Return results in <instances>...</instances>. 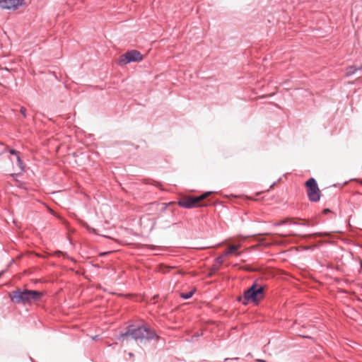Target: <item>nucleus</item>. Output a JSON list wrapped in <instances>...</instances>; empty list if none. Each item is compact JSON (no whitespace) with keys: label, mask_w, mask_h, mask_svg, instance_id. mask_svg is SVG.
I'll use <instances>...</instances> for the list:
<instances>
[{"label":"nucleus","mask_w":362,"mask_h":362,"mask_svg":"<svg viewBox=\"0 0 362 362\" xmlns=\"http://www.w3.org/2000/svg\"><path fill=\"white\" fill-rule=\"evenodd\" d=\"M130 336L135 341L143 343L153 339H158L157 334L149 327L142 326L130 325L124 333H122L118 337V339L124 341L127 337Z\"/></svg>","instance_id":"obj_1"},{"label":"nucleus","mask_w":362,"mask_h":362,"mask_svg":"<svg viewBox=\"0 0 362 362\" xmlns=\"http://www.w3.org/2000/svg\"><path fill=\"white\" fill-rule=\"evenodd\" d=\"M264 291V286L254 283L248 289L244 291L243 297L245 301L243 304H247V302L257 303L262 297Z\"/></svg>","instance_id":"obj_2"},{"label":"nucleus","mask_w":362,"mask_h":362,"mask_svg":"<svg viewBox=\"0 0 362 362\" xmlns=\"http://www.w3.org/2000/svg\"><path fill=\"white\" fill-rule=\"evenodd\" d=\"M213 192L209 191L197 197H186L178 202V205L185 209H192L199 206V202L208 197Z\"/></svg>","instance_id":"obj_3"},{"label":"nucleus","mask_w":362,"mask_h":362,"mask_svg":"<svg viewBox=\"0 0 362 362\" xmlns=\"http://www.w3.org/2000/svg\"><path fill=\"white\" fill-rule=\"evenodd\" d=\"M307 195L310 202H317L320 199V191L317 181L314 178H310L305 182Z\"/></svg>","instance_id":"obj_4"},{"label":"nucleus","mask_w":362,"mask_h":362,"mask_svg":"<svg viewBox=\"0 0 362 362\" xmlns=\"http://www.w3.org/2000/svg\"><path fill=\"white\" fill-rule=\"evenodd\" d=\"M143 59L142 54L137 50L132 49L127 51L120 56L119 59V65H125L130 62H140Z\"/></svg>","instance_id":"obj_5"},{"label":"nucleus","mask_w":362,"mask_h":362,"mask_svg":"<svg viewBox=\"0 0 362 362\" xmlns=\"http://www.w3.org/2000/svg\"><path fill=\"white\" fill-rule=\"evenodd\" d=\"M30 291L28 289H17L10 293L11 300L16 303H27L30 301Z\"/></svg>","instance_id":"obj_6"},{"label":"nucleus","mask_w":362,"mask_h":362,"mask_svg":"<svg viewBox=\"0 0 362 362\" xmlns=\"http://www.w3.org/2000/svg\"><path fill=\"white\" fill-rule=\"evenodd\" d=\"M25 4L24 0H0V8L5 10L16 11Z\"/></svg>","instance_id":"obj_7"},{"label":"nucleus","mask_w":362,"mask_h":362,"mask_svg":"<svg viewBox=\"0 0 362 362\" xmlns=\"http://www.w3.org/2000/svg\"><path fill=\"white\" fill-rule=\"evenodd\" d=\"M30 301H37L42 296V293L38 291L30 290Z\"/></svg>","instance_id":"obj_8"},{"label":"nucleus","mask_w":362,"mask_h":362,"mask_svg":"<svg viewBox=\"0 0 362 362\" xmlns=\"http://www.w3.org/2000/svg\"><path fill=\"white\" fill-rule=\"evenodd\" d=\"M240 247V245H230L227 251L225 252V255H230L233 254L235 251L238 250V248Z\"/></svg>","instance_id":"obj_9"},{"label":"nucleus","mask_w":362,"mask_h":362,"mask_svg":"<svg viewBox=\"0 0 362 362\" xmlns=\"http://www.w3.org/2000/svg\"><path fill=\"white\" fill-rule=\"evenodd\" d=\"M195 291V289L191 291H189V292H187V293H182L180 294V297L183 299H189L190 298H192V296H193L194 293Z\"/></svg>","instance_id":"obj_10"},{"label":"nucleus","mask_w":362,"mask_h":362,"mask_svg":"<svg viewBox=\"0 0 362 362\" xmlns=\"http://www.w3.org/2000/svg\"><path fill=\"white\" fill-rule=\"evenodd\" d=\"M358 70L357 68H356L355 66H349L347 69H346V76H351L353 75L354 74H355V72Z\"/></svg>","instance_id":"obj_11"},{"label":"nucleus","mask_w":362,"mask_h":362,"mask_svg":"<svg viewBox=\"0 0 362 362\" xmlns=\"http://www.w3.org/2000/svg\"><path fill=\"white\" fill-rule=\"evenodd\" d=\"M17 165H18L21 171L24 170L23 163L19 156H18L17 157Z\"/></svg>","instance_id":"obj_12"},{"label":"nucleus","mask_w":362,"mask_h":362,"mask_svg":"<svg viewBox=\"0 0 362 362\" xmlns=\"http://www.w3.org/2000/svg\"><path fill=\"white\" fill-rule=\"evenodd\" d=\"M9 153L11 155H16L17 157H18V156H19V153L17 151L14 150V149H11L9 151Z\"/></svg>","instance_id":"obj_13"},{"label":"nucleus","mask_w":362,"mask_h":362,"mask_svg":"<svg viewBox=\"0 0 362 362\" xmlns=\"http://www.w3.org/2000/svg\"><path fill=\"white\" fill-rule=\"evenodd\" d=\"M21 112L22 115H23L24 117H26V114H25V112H26V109H25V107H22L21 108Z\"/></svg>","instance_id":"obj_14"},{"label":"nucleus","mask_w":362,"mask_h":362,"mask_svg":"<svg viewBox=\"0 0 362 362\" xmlns=\"http://www.w3.org/2000/svg\"><path fill=\"white\" fill-rule=\"evenodd\" d=\"M216 261L219 263V264H221L223 262V257H218L216 259Z\"/></svg>","instance_id":"obj_15"},{"label":"nucleus","mask_w":362,"mask_h":362,"mask_svg":"<svg viewBox=\"0 0 362 362\" xmlns=\"http://www.w3.org/2000/svg\"><path fill=\"white\" fill-rule=\"evenodd\" d=\"M312 236H317V237H320V236H322V233H314L313 235H311Z\"/></svg>","instance_id":"obj_16"},{"label":"nucleus","mask_w":362,"mask_h":362,"mask_svg":"<svg viewBox=\"0 0 362 362\" xmlns=\"http://www.w3.org/2000/svg\"><path fill=\"white\" fill-rule=\"evenodd\" d=\"M255 361H256V362H267V361H265V360H263V359H259V358L256 359V360H255Z\"/></svg>","instance_id":"obj_17"},{"label":"nucleus","mask_w":362,"mask_h":362,"mask_svg":"<svg viewBox=\"0 0 362 362\" xmlns=\"http://www.w3.org/2000/svg\"><path fill=\"white\" fill-rule=\"evenodd\" d=\"M97 338H98V336H95L93 339V340H96Z\"/></svg>","instance_id":"obj_18"},{"label":"nucleus","mask_w":362,"mask_h":362,"mask_svg":"<svg viewBox=\"0 0 362 362\" xmlns=\"http://www.w3.org/2000/svg\"><path fill=\"white\" fill-rule=\"evenodd\" d=\"M300 225H303V226H305V225H308V223H299Z\"/></svg>","instance_id":"obj_19"},{"label":"nucleus","mask_w":362,"mask_h":362,"mask_svg":"<svg viewBox=\"0 0 362 362\" xmlns=\"http://www.w3.org/2000/svg\"><path fill=\"white\" fill-rule=\"evenodd\" d=\"M329 209H325V213H327V211H329Z\"/></svg>","instance_id":"obj_20"},{"label":"nucleus","mask_w":362,"mask_h":362,"mask_svg":"<svg viewBox=\"0 0 362 362\" xmlns=\"http://www.w3.org/2000/svg\"><path fill=\"white\" fill-rule=\"evenodd\" d=\"M360 182H361V184H362V180Z\"/></svg>","instance_id":"obj_21"}]
</instances>
